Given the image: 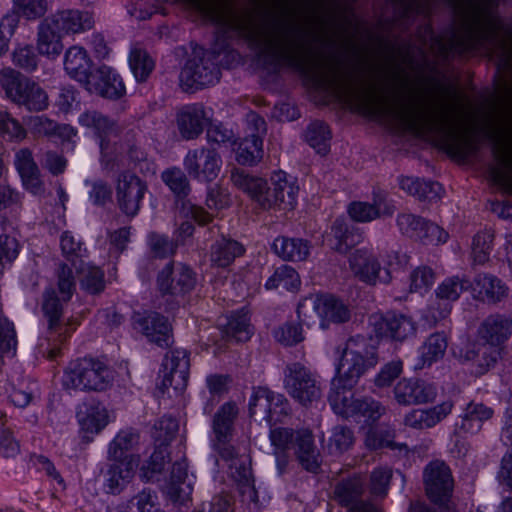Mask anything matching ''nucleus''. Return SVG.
Returning a JSON list of instances; mask_svg holds the SVG:
<instances>
[{
	"label": "nucleus",
	"mask_w": 512,
	"mask_h": 512,
	"mask_svg": "<svg viewBox=\"0 0 512 512\" xmlns=\"http://www.w3.org/2000/svg\"><path fill=\"white\" fill-rule=\"evenodd\" d=\"M311 38L305 25L288 16L272 18L255 34L262 55L310 76L319 88L344 103L372 117L391 119L415 133L437 134L447 143L449 152L462 160L476 155L479 141L460 128L456 105L449 94L430 97L420 104L401 101L408 78L399 66L381 71L380 86L371 82L359 86L338 63L315 59Z\"/></svg>",
	"instance_id": "1"
},
{
	"label": "nucleus",
	"mask_w": 512,
	"mask_h": 512,
	"mask_svg": "<svg viewBox=\"0 0 512 512\" xmlns=\"http://www.w3.org/2000/svg\"><path fill=\"white\" fill-rule=\"evenodd\" d=\"M428 40L424 39L420 48L424 56L427 50L439 57L448 58L455 53H466L479 48L485 49L491 57L498 59V66L509 68L512 65V43L500 37L486 12L479 6L472 8L466 20L462 34L454 33L448 40L432 35L430 28H425Z\"/></svg>",
	"instance_id": "2"
},
{
	"label": "nucleus",
	"mask_w": 512,
	"mask_h": 512,
	"mask_svg": "<svg viewBox=\"0 0 512 512\" xmlns=\"http://www.w3.org/2000/svg\"><path fill=\"white\" fill-rule=\"evenodd\" d=\"M376 341L365 335L347 339L337 366V376L332 381L328 396L334 412L344 418L355 417L357 399L352 388L359 379L378 363Z\"/></svg>",
	"instance_id": "3"
},
{
	"label": "nucleus",
	"mask_w": 512,
	"mask_h": 512,
	"mask_svg": "<svg viewBox=\"0 0 512 512\" xmlns=\"http://www.w3.org/2000/svg\"><path fill=\"white\" fill-rule=\"evenodd\" d=\"M93 23L88 12L75 10L60 11L46 17L38 28V52L49 58H56L62 52L64 34L90 29Z\"/></svg>",
	"instance_id": "4"
},
{
	"label": "nucleus",
	"mask_w": 512,
	"mask_h": 512,
	"mask_svg": "<svg viewBox=\"0 0 512 512\" xmlns=\"http://www.w3.org/2000/svg\"><path fill=\"white\" fill-rule=\"evenodd\" d=\"M113 382L112 370L102 361L94 358H82L70 364L63 376L66 389L101 392Z\"/></svg>",
	"instance_id": "5"
},
{
	"label": "nucleus",
	"mask_w": 512,
	"mask_h": 512,
	"mask_svg": "<svg viewBox=\"0 0 512 512\" xmlns=\"http://www.w3.org/2000/svg\"><path fill=\"white\" fill-rule=\"evenodd\" d=\"M0 84L8 99L30 111H42L48 106L47 93L36 82L18 71L2 70Z\"/></svg>",
	"instance_id": "6"
},
{
	"label": "nucleus",
	"mask_w": 512,
	"mask_h": 512,
	"mask_svg": "<svg viewBox=\"0 0 512 512\" xmlns=\"http://www.w3.org/2000/svg\"><path fill=\"white\" fill-rule=\"evenodd\" d=\"M287 394L304 407L321 398V386L316 376L301 363L289 364L284 371Z\"/></svg>",
	"instance_id": "7"
},
{
	"label": "nucleus",
	"mask_w": 512,
	"mask_h": 512,
	"mask_svg": "<svg viewBox=\"0 0 512 512\" xmlns=\"http://www.w3.org/2000/svg\"><path fill=\"white\" fill-rule=\"evenodd\" d=\"M222 160L215 149L200 147L189 150L184 158L188 175L201 182H212L220 172Z\"/></svg>",
	"instance_id": "8"
},
{
	"label": "nucleus",
	"mask_w": 512,
	"mask_h": 512,
	"mask_svg": "<svg viewBox=\"0 0 512 512\" xmlns=\"http://www.w3.org/2000/svg\"><path fill=\"white\" fill-rule=\"evenodd\" d=\"M220 71L216 65L204 57L189 59L180 72V86L185 92H192L219 80Z\"/></svg>",
	"instance_id": "9"
},
{
	"label": "nucleus",
	"mask_w": 512,
	"mask_h": 512,
	"mask_svg": "<svg viewBox=\"0 0 512 512\" xmlns=\"http://www.w3.org/2000/svg\"><path fill=\"white\" fill-rule=\"evenodd\" d=\"M290 412L288 400L281 394H274L267 388H257L249 401V414L263 415L270 424L282 421Z\"/></svg>",
	"instance_id": "10"
},
{
	"label": "nucleus",
	"mask_w": 512,
	"mask_h": 512,
	"mask_svg": "<svg viewBox=\"0 0 512 512\" xmlns=\"http://www.w3.org/2000/svg\"><path fill=\"white\" fill-rule=\"evenodd\" d=\"M307 304H312L320 318V326L323 329H327L330 324L348 322L351 318L349 307L342 300L332 295H321L315 299L306 298L298 305L297 314L299 318H301L303 309Z\"/></svg>",
	"instance_id": "11"
},
{
	"label": "nucleus",
	"mask_w": 512,
	"mask_h": 512,
	"mask_svg": "<svg viewBox=\"0 0 512 512\" xmlns=\"http://www.w3.org/2000/svg\"><path fill=\"white\" fill-rule=\"evenodd\" d=\"M147 191V184L136 174L125 171L116 183V199L119 209L127 216H135Z\"/></svg>",
	"instance_id": "12"
},
{
	"label": "nucleus",
	"mask_w": 512,
	"mask_h": 512,
	"mask_svg": "<svg viewBox=\"0 0 512 512\" xmlns=\"http://www.w3.org/2000/svg\"><path fill=\"white\" fill-rule=\"evenodd\" d=\"M397 225L402 234L424 244L437 245L444 243L448 238V234L441 227L411 213L399 214Z\"/></svg>",
	"instance_id": "13"
},
{
	"label": "nucleus",
	"mask_w": 512,
	"mask_h": 512,
	"mask_svg": "<svg viewBox=\"0 0 512 512\" xmlns=\"http://www.w3.org/2000/svg\"><path fill=\"white\" fill-rule=\"evenodd\" d=\"M79 123L93 131L94 135L99 139L101 153L108 156L112 152L111 139L118 136L120 126L118 123L95 109H88L79 116Z\"/></svg>",
	"instance_id": "14"
},
{
	"label": "nucleus",
	"mask_w": 512,
	"mask_h": 512,
	"mask_svg": "<svg viewBox=\"0 0 512 512\" xmlns=\"http://www.w3.org/2000/svg\"><path fill=\"white\" fill-rule=\"evenodd\" d=\"M470 286L469 280L458 276L445 279L436 289L437 302L429 305L427 319L431 321L432 317L435 322L445 319L451 312L449 302L457 300Z\"/></svg>",
	"instance_id": "15"
},
{
	"label": "nucleus",
	"mask_w": 512,
	"mask_h": 512,
	"mask_svg": "<svg viewBox=\"0 0 512 512\" xmlns=\"http://www.w3.org/2000/svg\"><path fill=\"white\" fill-rule=\"evenodd\" d=\"M455 356L460 363L470 365L474 375L481 376L495 366L500 351L499 348L482 341L468 344L455 353Z\"/></svg>",
	"instance_id": "16"
},
{
	"label": "nucleus",
	"mask_w": 512,
	"mask_h": 512,
	"mask_svg": "<svg viewBox=\"0 0 512 512\" xmlns=\"http://www.w3.org/2000/svg\"><path fill=\"white\" fill-rule=\"evenodd\" d=\"M369 324L376 337L370 336L378 343V338L388 337L395 341H403L415 332V326L412 320L405 315L387 314L372 315L369 318ZM378 348V344H376Z\"/></svg>",
	"instance_id": "17"
},
{
	"label": "nucleus",
	"mask_w": 512,
	"mask_h": 512,
	"mask_svg": "<svg viewBox=\"0 0 512 512\" xmlns=\"http://www.w3.org/2000/svg\"><path fill=\"white\" fill-rule=\"evenodd\" d=\"M423 480L428 497L435 503L444 501L453 488L451 471L441 460L431 461L425 467Z\"/></svg>",
	"instance_id": "18"
},
{
	"label": "nucleus",
	"mask_w": 512,
	"mask_h": 512,
	"mask_svg": "<svg viewBox=\"0 0 512 512\" xmlns=\"http://www.w3.org/2000/svg\"><path fill=\"white\" fill-rule=\"evenodd\" d=\"M134 328L141 332L148 341L160 347H168L173 342L172 326L168 319L159 313L136 314Z\"/></svg>",
	"instance_id": "19"
},
{
	"label": "nucleus",
	"mask_w": 512,
	"mask_h": 512,
	"mask_svg": "<svg viewBox=\"0 0 512 512\" xmlns=\"http://www.w3.org/2000/svg\"><path fill=\"white\" fill-rule=\"evenodd\" d=\"M394 399L399 405L410 406L429 403L437 396L436 387L421 379H401L393 389Z\"/></svg>",
	"instance_id": "20"
},
{
	"label": "nucleus",
	"mask_w": 512,
	"mask_h": 512,
	"mask_svg": "<svg viewBox=\"0 0 512 512\" xmlns=\"http://www.w3.org/2000/svg\"><path fill=\"white\" fill-rule=\"evenodd\" d=\"M190 361L188 353L183 349L169 351L164 358V377L162 385L172 387L176 391L186 388L189 377Z\"/></svg>",
	"instance_id": "21"
},
{
	"label": "nucleus",
	"mask_w": 512,
	"mask_h": 512,
	"mask_svg": "<svg viewBox=\"0 0 512 512\" xmlns=\"http://www.w3.org/2000/svg\"><path fill=\"white\" fill-rule=\"evenodd\" d=\"M84 85L89 92L108 99H118L125 94L121 78L105 65L94 70Z\"/></svg>",
	"instance_id": "22"
},
{
	"label": "nucleus",
	"mask_w": 512,
	"mask_h": 512,
	"mask_svg": "<svg viewBox=\"0 0 512 512\" xmlns=\"http://www.w3.org/2000/svg\"><path fill=\"white\" fill-rule=\"evenodd\" d=\"M493 154L498 165L490 167V177L496 185L512 194V144L503 138H497Z\"/></svg>",
	"instance_id": "23"
},
{
	"label": "nucleus",
	"mask_w": 512,
	"mask_h": 512,
	"mask_svg": "<svg viewBox=\"0 0 512 512\" xmlns=\"http://www.w3.org/2000/svg\"><path fill=\"white\" fill-rule=\"evenodd\" d=\"M269 439L273 446L276 466L279 475L284 474L291 461L290 450L298 443V430L287 427H277L270 430Z\"/></svg>",
	"instance_id": "24"
},
{
	"label": "nucleus",
	"mask_w": 512,
	"mask_h": 512,
	"mask_svg": "<svg viewBox=\"0 0 512 512\" xmlns=\"http://www.w3.org/2000/svg\"><path fill=\"white\" fill-rule=\"evenodd\" d=\"M172 265L168 264L158 276V286L163 294L183 295L190 292L196 283L193 271L186 265H180L173 277Z\"/></svg>",
	"instance_id": "25"
},
{
	"label": "nucleus",
	"mask_w": 512,
	"mask_h": 512,
	"mask_svg": "<svg viewBox=\"0 0 512 512\" xmlns=\"http://www.w3.org/2000/svg\"><path fill=\"white\" fill-rule=\"evenodd\" d=\"M42 310L48 320V331L54 341L64 342L69 335V328L61 322L62 305L53 289H48L43 295Z\"/></svg>",
	"instance_id": "26"
},
{
	"label": "nucleus",
	"mask_w": 512,
	"mask_h": 512,
	"mask_svg": "<svg viewBox=\"0 0 512 512\" xmlns=\"http://www.w3.org/2000/svg\"><path fill=\"white\" fill-rule=\"evenodd\" d=\"M512 319L502 314H492L483 320L478 328L480 340L496 348L504 343L511 335Z\"/></svg>",
	"instance_id": "27"
},
{
	"label": "nucleus",
	"mask_w": 512,
	"mask_h": 512,
	"mask_svg": "<svg viewBox=\"0 0 512 512\" xmlns=\"http://www.w3.org/2000/svg\"><path fill=\"white\" fill-rule=\"evenodd\" d=\"M294 455L300 466L308 472L317 473L321 466V455L314 443V437L310 430H298V443L294 449Z\"/></svg>",
	"instance_id": "28"
},
{
	"label": "nucleus",
	"mask_w": 512,
	"mask_h": 512,
	"mask_svg": "<svg viewBox=\"0 0 512 512\" xmlns=\"http://www.w3.org/2000/svg\"><path fill=\"white\" fill-rule=\"evenodd\" d=\"M350 268L361 281L375 285L380 279L381 265L367 249H357L349 257Z\"/></svg>",
	"instance_id": "29"
},
{
	"label": "nucleus",
	"mask_w": 512,
	"mask_h": 512,
	"mask_svg": "<svg viewBox=\"0 0 512 512\" xmlns=\"http://www.w3.org/2000/svg\"><path fill=\"white\" fill-rule=\"evenodd\" d=\"M452 407V402L446 401L430 409H414L405 416L404 423L418 430L432 428L451 413Z\"/></svg>",
	"instance_id": "30"
},
{
	"label": "nucleus",
	"mask_w": 512,
	"mask_h": 512,
	"mask_svg": "<svg viewBox=\"0 0 512 512\" xmlns=\"http://www.w3.org/2000/svg\"><path fill=\"white\" fill-rule=\"evenodd\" d=\"M474 297L482 302L496 304L507 296L508 288L496 276L491 274H478L471 283Z\"/></svg>",
	"instance_id": "31"
},
{
	"label": "nucleus",
	"mask_w": 512,
	"mask_h": 512,
	"mask_svg": "<svg viewBox=\"0 0 512 512\" xmlns=\"http://www.w3.org/2000/svg\"><path fill=\"white\" fill-rule=\"evenodd\" d=\"M205 110L200 104L184 107L177 114V127L185 140L196 139L204 129Z\"/></svg>",
	"instance_id": "32"
},
{
	"label": "nucleus",
	"mask_w": 512,
	"mask_h": 512,
	"mask_svg": "<svg viewBox=\"0 0 512 512\" xmlns=\"http://www.w3.org/2000/svg\"><path fill=\"white\" fill-rule=\"evenodd\" d=\"M107 470V488L112 494L119 493L133 478L139 465L138 457H128L124 460H114Z\"/></svg>",
	"instance_id": "33"
},
{
	"label": "nucleus",
	"mask_w": 512,
	"mask_h": 512,
	"mask_svg": "<svg viewBox=\"0 0 512 512\" xmlns=\"http://www.w3.org/2000/svg\"><path fill=\"white\" fill-rule=\"evenodd\" d=\"M494 410L483 404L471 402L467 405L464 415L459 423L456 424V432L458 434H476L478 433L485 421L491 419Z\"/></svg>",
	"instance_id": "34"
},
{
	"label": "nucleus",
	"mask_w": 512,
	"mask_h": 512,
	"mask_svg": "<svg viewBox=\"0 0 512 512\" xmlns=\"http://www.w3.org/2000/svg\"><path fill=\"white\" fill-rule=\"evenodd\" d=\"M92 61L86 50L80 46L70 47L64 57V69L67 74L85 84L91 76Z\"/></svg>",
	"instance_id": "35"
},
{
	"label": "nucleus",
	"mask_w": 512,
	"mask_h": 512,
	"mask_svg": "<svg viewBox=\"0 0 512 512\" xmlns=\"http://www.w3.org/2000/svg\"><path fill=\"white\" fill-rule=\"evenodd\" d=\"M272 250L285 261H304L310 254V243L301 238L279 236L273 241Z\"/></svg>",
	"instance_id": "36"
},
{
	"label": "nucleus",
	"mask_w": 512,
	"mask_h": 512,
	"mask_svg": "<svg viewBox=\"0 0 512 512\" xmlns=\"http://www.w3.org/2000/svg\"><path fill=\"white\" fill-rule=\"evenodd\" d=\"M365 490V482L359 475L338 481L333 490L334 499L345 507H351L361 500Z\"/></svg>",
	"instance_id": "37"
},
{
	"label": "nucleus",
	"mask_w": 512,
	"mask_h": 512,
	"mask_svg": "<svg viewBox=\"0 0 512 512\" xmlns=\"http://www.w3.org/2000/svg\"><path fill=\"white\" fill-rule=\"evenodd\" d=\"M239 409L234 402L224 403L214 414L212 429L217 440H231L234 431V422Z\"/></svg>",
	"instance_id": "38"
},
{
	"label": "nucleus",
	"mask_w": 512,
	"mask_h": 512,
	"mask_svg": "<svg viewBox=\"0 0 512 512\" xmlns=\"http://www.w3.org/2000/svg\"><path fill=\"white\" fill-rule=\"evenodd\" d=\"M244 252L245 248L240 242L223 236L212 245L210 261L214 266L225 268Z\"/></svg>",
	"instance_id": "39"
},
{
	"label": "nucleus",
	"mask_w": 512,
	"mask_h": 512,
	"mask_svg": "<svg viewBox=\"0 0 512 512\" xmlns=\"http://www.w3.org/2000/svg\"><path fill=\"white\" fill-rule=\"evenodd\" d=\"M187 462L186 459H181L173 464L171 472V484L169 487V494L175 502L181 504L190 499L192 493L191 483H186L187 479Z\"/></svg>",
	"instance_id": "40"
},
{
	"label": "nucleus",
	"mask_w": 512,
	"mask_h": 512,
	"mask_svg": "<svg viewBox=\"0 0 512 512\" xmlns=\"http://www.w3.org/2000/svg\"><path fill=\"white\" fill-rule=\"evenodd\" d=\"M274 188V203H280L281 209H292L296 203L298 187L287 179L286 173L275 172L271 177Z\"/></svg>",
	"instance_id": "41"
},
{
	"label": "nucleus",
	"mask_w": 512,
	"mask_h": 512,
	"mask_svg": "<svg viewBox=\"0 0 512 512\" xmlns=\"http://www.w3.org/2000/svg\"><path fill=\"white\" fill-rule=\"evenodd\" d=\"M331 234V248L341 254H346L351 247L358 244L362 239L357 230L350 228L342 220H336L333 223Z\"/></svg>",
	"instance_id": "42"
},
{
	"label": "nucleus",
	"mask_w": 512,
	"mask_h": 512,
	"mask_svg": "<svg viewBox=\"0 0 512 512\" xmlns=\"http://www.w3.org/2000/svg\"><path fill=\"white\" fill-rule=\"evenodd\" d=\"M230 476L238 483L241 493L248 494L250 500L256 498L251 461L248 457H240L228 464Z\"/></svg>",
	"instance_id": "43"
},
{
	"label": "nucleus",
	"mask_w": 512,
	"mask_h": 512,
	"mask_svg": "<svg viewBox=\"0 0 512 512\" xmlns=\"http://www.w3.org/2000/svg\"><path fill=\"white\" fill-rule=\"evenodd\" d=\"M198 9L213 23L226 27L233 21V10L226 0H199Z\"/></svg>",
	"instance_id": "44"
},
{
	"label": "nucleus",
	"mask_w": 512,
	"mask_h": 512,
	"mask_svg": "<svg viewBox=\"0 0 512 512\" xmlns=\"http://www.w3.org/2000/svg\"><path fill=\"white\" fill-rule=\"evenodd\" d=\"M139 442V434L132 429L121 430L109 445L108 455L112 460L136 457L129 454Z\"/></svg>",
	"instance_id": "45"
},
{
	"label": "nucleus",
	"mask_w": 512,
	"mask_h": 512,
	"mask_svg": "<svg viewBox=\"0 0 512 512\" xmlns=\"http://www.w3.org/2000/svg\"><path fill=\"white\" fill-rule=\"evenodd\" d=\"M230 179L236 188L248 194L256 202L266 184V180L237 168L232 169Z\"/></svg>",
	"instance_id": "46"
},
{
	"label": "nucleus",
	"mask_w": 512,
	"mask_h": 512,
	"mask_svg": "<svg viewBox=\"0 0 512 512\" xmlns=\"http://www.w3.org/2000/svg\"><path fill=\"white\" fill-rule=\"evenodd\" d=\"M225 334L237 342L248 341L253 334V327L250 324V317L243 309L232 314L226 324Z\"/></svg>",
	"instance_id": "47"
},
{
	"label": "nucleus",
	"mask_w": 512,
	"mask_h": 512,
	"mask_svg": "<svg viewBox=\"0 0 512 512\" xmlns=\"http://www.w3.org/2000/svg\"><path fill=\"white\" fill-rule=\"evenodd\" d=\"M262 139L256 137H245L235 149L236 160L241 165H252L257 163L263 156Z\"/></svg>",
	"instance_id": "48"
},
{
	"label": "nucleus",
	"mask_w": 512,
	"mask_h": 512,
	"mask_svg": "<svg viewBox=\"0 0 512 512\" xmlns=\"http://www.w3.org/2000/svg\"><path fill=\"white\" fill-rule=\"evenodd\" d=\"M330 139V130L323 122L315 121L306 129L305 140L319 154L325 155L329 151Z\"/></svg>",
	"instance_id": "49"
},
{
	"label": "nucleus",
	"mask_w": 512,
	"mask_h": 512,
	"mask_svg": "<svg viewBox=\"0 0 512 512\" xmlns=\"http://www.w3.org/2000/svg\"><path fill=\"white\" fill-rule=\"evenodd\" d=\"M355 442V436L347 426L337 425L332 429L327 443V450L331 455H341L349 450Z\"/></svg>",
	"instance_id": "50"
},
{
	"label": "nucleus",
	"mask_w": 512,
	"mask_h": 512,
	"mask_svg": "<svg viewBox=\"0 0 512 512\" xmlns=\"http://www.w3.org/2000/svg\"><path fill=\"white\" fill-rule=\"evenodd\" d=\"M129 64L138 82H145L155 67L154 60L145 50L140 48L132 49Z\"/></svg>",
	"instance_id": "51"
},
{
	"label": "nucleus",
	"mask_w": 512,
	"mask_h": 512,
	"mask_svg": "<svg viewBox=\"0 0 512 512\" xmlns=\"http://www.w3.org/2000/svg\"><path fill=\"white\" fill-rule=\"evenodd\" d=\"M60 246L63 256L75 267L76 270H83V257L86 249L82 247L80 241H76L70 232H64L61 235Z\"/></svg>",
	"instance_id": "52"
},
{
	"label": "nucleus",
	"mask_w": 512,
	"mask_h": 512,
	"mask_svg": "<svg viewBox=\"0 0 512 512\" xmlns=\"http://www.w3.org/2000/svg\"><path fill=\"white\" fill-rule=\"evenodd\" d=\"M299 285L300 279L298 273L294 268L288 265H282L277 268L265 284L267 289L281 287L285 290L297 289Z\"/></svg>",
	"instance_id": "53"
},
{
	"label": "nucleus",
	"mask_w": 512,
	"mask_h": 512,
	"mask_svg": "<svg viewBox=\"0 0 512 512\" xmlns=\"http://www.w3.org/2000/svg\"><path fill=\"white\" fill-rule=\"evenodd\" d=\"M447 348V341L444 335L434 333L426 340L421 349L423 365H431L434 361L442 358Z\"/></svg>",
	"instance_id": "54"
},
{
	"label": "nucleus",
	"mask_w": 512,
	"mask_h": 512,
	"mask_svg": "<svg viewBox=\"0 0 512 512\" xmlns=\"http://www.w3.org/2000/svg\"><path fill=\"white\" fill-rule=\"evenodd\" d=\"M179 429L178 421L172 416H163L155 422L152 436L155 443L167 446L176 436Z\"/></svg>",
	"instance_id": "55"
},
{
	"label": "nucleus",
	"mask_w": 512,
	"mask_h": 512,
	"mask_svg": "<svg viewBox=\"0 0 512 512\" xmlns=\"http://www.w3.org/2000/svg\"><path fill=\"white\" fill-rule=\"evenodd\" d=\"M494 235L490 231H482L477 233L472 242V259L477 265H484L489 261L492 251Z\"/></svg>",
	"instance_id": "56"
},
{
	"label": "nucleus",
	"mask_w": 512,
	"mask_h": 512,
	"mask_svg": "<svg viewBox=\"0 0 512 512\" xmlns=\"http://www.w3.org/2000/svg\"><path fill=\"white\" fill-rule=\"evenodd\" d=\"M83 274L80 284L81 287L90 294H99L105 288L104 273L97 267L88 266L83 262V270H77Z\"/></svg>",
	"instance_id": "57"
},
{
	"label": "nucleus",
	"mask_w": 512,
	"mask_h": 512,
	"mask_svg": "<svg viewBox=\"0 0 512 512\" xmlns=\"http://www.w3.org/2000/svg\"><path fill=\"white\" fill-rule=\"evenodd\" d=\"M108 423V413L104 407H90L87 414L80 420L83 430L91 434L99 433Z\"/></svg>",
	"instance_id": "58"
},
{
	"label": "nucleus",
	"mask_w": 512,
	"mask_h": 512,
	"mask_svg": "<svg viewBox=\"0 0 512 512\" xmlns=\"http://www.w3.org/2000/svg\"><path fill=\"white\" fill-rule=\"evenodd\" d=\"M23 125L7 111H0V136L9 140L21 141L26 137Z\"/></svg>",
	"instance_id": "59"
},
{
	"label": "nucleus",
	"mask_w": 512,
	"mask_h": 512,
	"mask_svg": "<svg viewBox=\"0 0 512 512\" xmlns=\"http://www.w3.org/2000/svg\"><path fill=\"white\" fill-rule=\"evenodd\" d=\"M435 282V273L428 266H420L414 269L410 275V291L423 294L427 292Z\"/></svg>",
	"instance_id": "60"
},
{
	"label": "nucleus",
	"mask_w": 512,
	"mask_h": 512,
	"mask_svg": "<svg viewBox=\"0 0 512 512\" xmlns=\"http://www.w3.org/2000/svg\"><path fill=\"white\" fill-rule=\"evenodd\" d=\"M392 478V470L388 467H378L371 472L369 490L375 497H385Z\"/></svg>",
	"instance_id": "61"
},
{
	"label": "nucleus",
	"mask_w": 512,
	"mask_h": 512,
	"mask_svg": "<svg viewBox=\"0 0 512 512\" xmlns=\"http://www.w3.org/2000/svg\"><path fill=\"white\" fill-rule=\"evenodd\" d=\"M148 245L151 254L156 258H166L175 253L177 244L171 241L167 236L156 232L148 235Z\"/></svg>",
	"instance_id": "62"
},
{
	"label": "nucleus",
	"mask_w": 512,
	"mask_h": 512,
	"mask_svg": "<svg viewBox=\"0 0 512 512\" xmlns=\"http://www.w3.org/2000/svg\"><path fill=\"white\" fill-rule=\"evenodd\" d=\"M162 179L178 197H185L190 190L187 177L179 168L166 170L162 174Z\"/></svg>",
	"instance_id": "63"
},
{
	"label": "nucleus",
	"mask_w": 512,
	"mask_h": 512,
	"mask_svg": "<svg viewBox=\"0 0 512 512\" xmlns=\"http://www.w3.org/2000/svg\"><path fill=\"white\" fill-rule=\"evenodd\" d=\"M276 340L285 345L293 346L304 340L302 326L299 323L287 322L275 330Z\"/></svg>",
	"instance_id": "64"
}]
</instances>
